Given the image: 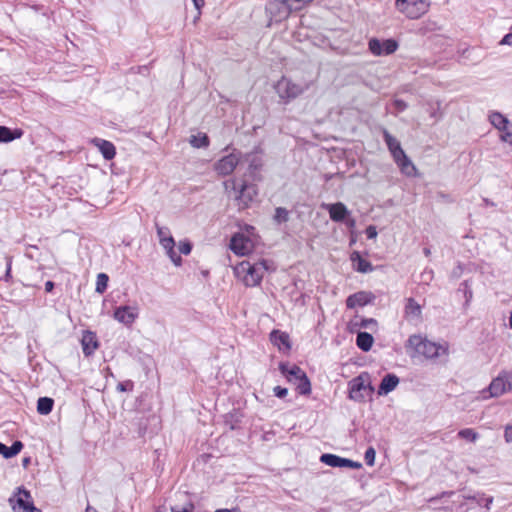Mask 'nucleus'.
Segmentation results:
<instances>
[{
    "label": "nucleus",
    "mask_w": 512,
    "mask_h": 512,
    "mask_svg": "<svg viewBox=\"0 0 512 512\" xmlns=\"http://www.w3.org/2000/svg\"><path fill=\"white\" fill-rule=\"evenodd\" d=\"M489 119L496 129L502 131V134L500 135L501 140L504 142H510L511 134L509 132H504L509 124V120L498 112L492 113L489 116Z\"/></svg>",
    "instance_id": "nucleus-17"
},
{
    "label": "nucleus",
    "mask_w": 512,
    "mask_h": 512,
    "mask_svg": "<svg viewBox=\"0 0 512 512\" xmlns=\"http://www.w3.org/2000/svg\"><path fill=\"white\" fill-rule=\"evenodd\" d=\"M377 234L378 233L375 226L370 225L366 228V235L369 239H375Z\"/></svg>",
    "instance_id": "nucleus-40"
},
{
    "label": "nucleus",
    "mask_w": 512,
    "mask_h": 512,
    "mask_svg": "<svg viewBox=\"0 0 512 512\" xmlns=\"http://www.w3.org/2000/svg\"><path fill=\"white\" fill-rule=\"evenodd\" d=\"M108 276L105 273H100L97 276L96 292L103 293L108 285Z\"/></svg>",
    "instance_id": "nucleus-34"
},
{
    "label": "nucleus",
    "mask_w": 512,
    "mask_h": 512,
    "mask_svg": "<svg viewBox=\"0 0 512 512\" xmlns=\"http://www.w3.org/2000/svg\"><path fill=\"white\" fill-rule=\"evenodd\" d=\"M383 137L389 151L393 156V159H396L399 155H402V153H404L403 149L401 148L400 142L395 137H393L387 130L383 131Z\"/></svg>",
    "instance_id": "nucleus-24"
},
{
    "label": "nucleus",
    "mask_w": 512,
    "mask_h": 512,
    "mask_svg": "<svg viewBox=\"0 0 512 512\" xmlns=\"http://www.w3.org/2000/svg\"><path fill=\"white\" fill-rule=\"evenodd\" d=\"M28 512H42L40 509L36 508L34 505L29 507Z\"/></svg>",
    "instance_id": "nucleus-52"
},
{
    "label": "nucleus",
    "mask_w": 512,
    "mask_h": 512,
    "mask_svg": "<svg viewBox=\"0 0 512 512\" xmlns=\"http://www.w3.org/2000/svg\"><path fill=\"white\" fill-rule=\"evenodd\" d=\"M512 43V33L506 34L500 41L501 45H510Z\"/></svg>",
    "instance_id": "nucleus-44"
},
{
    "label": "nucleus",
    "mask_w": 512,
    "mask_h": 512,
    "mask_svg": "<svg viewBox=\"0 0 512 512\" xmlns=\"http://www.w3.org/2000/svg\"><path fill=\"white\" fill-rule=\"evenodd\" d=\"M240 160V155L236 153H231L219 159L215 165V171L221 176H227L231 174L236 166L238 165Z\"/></svg>",
    "instance_id": "nucleus-13"
},
{
    "label": "nucleus",
    "mask_w": 512,
    "mask_h": 512,
    "mask_svg": "<svg viewBox=\"0 0 512 512\" xmlns=\"http://www.w3.org/2000/svg\"><path fill=\"white\" fill-rule=\"evenodd\" d=\"M320 461L331 467H344L345 464L349 463L348 459L334 454H323L320 457Z\"/></svg>",
    "instance_id": "nucleus-28"
},
{
    "label": "nucleus",
    "mask_w": 512,
    "mask_h": 512,
    "mask_svg": "<svg viewBox=\"0 0 512 512\" xmlns=\"http://www.w3.org/2000/svg\"><path fill=\"white\" fill-rule=\"evenodd\" d=\"M397 9L410 19H419L429 11V0H396Z\"/></svg>",
    "instance_id": "nucleus-5"
},
{
    "label": "nucleus",
    "mask_w": 512,
    "mask_h": 512,
    "mask_svg": "<svg viewBox=\"0 0 512 512\" xmlns=\"http://www.w3.org/2000/svg\"><path fill=\"white\" fill-rule=\"evenodd\" d=\"M376 452L373 447H369L364 454L365 462L368 466H373L375 463Z\"/></svg>",
    "instance_id": "nucleus-35"
},
{
    "label": "nucleus",
    "mask_w": 512,
    "mask_h": 512,
    "mask_svg": "<svg viewBox=\"0 0 512 512\" xmlns=\"http://www.w3.org/2000/svg\"><path fill=\"white\" fill-rule=\"evenodd\" d=\"M215 512H241L238 507L232 509H217Z\"/></svg>",
    "instance_id": "nucleus-50"
},
{
    "label": "nucleus",
    "mask_w": 512,
    "mask_h": 512,
    "mask_svg": "<svg viewBox=\"0 0 512 512\" xmlns=\"http://www.w3.org/2000/svg\"><path fill=\"white\" fill-rule=\"evenodd\" d=\"M280 370L287 380L296 386L300 394L309 395L311 393V383L306 373L300 367L281 364Z\"/></svg>",
    "instance_id": "nucleus-4"
},
{
    "label": "nucleus",
    "mask_w": 512,
    "mask_h": 512,
    "mask_svg": "<svg viewBox=\"0 0 512 512\" xmlns=\"http://www.w3.org/2000/svg\"><path fill=\"white\" fill-rule=\"evenodd\" d=\"M510 387L511 381L509 374H501L491 382L489 386V397L500 396Z\"/></svg>",
    "instance_id": "nucleus-15"
},
{
    "label": "nucleus",
    "mask_w": 512,
    "mask_h": 512,
    "mask_svg": "<svg viewBox=\"0 0 512 512\" xmlns=\"http://www.w3.org/2000/svg\"><path fill=\"white\" fill-rule=\"evenodd\" d=\"M128 385L132 386V383L131 382L119 383L117 385V390L121 391V392H124V391H126L128 389L127 388Z\"/></svg>",
    "instance_id": "nucleus-46"
},
{
    "label": "nucleus",
    "mask_w": 512,
    "mask_h": 512,
    "mask_svg": "<svg viewBox=\"0 0 512 512\" xmlns=\"http://www.w3.org/2000/svg\"><path fill=\"white\" fill-rule=\"evenodd\" d=\"M394 106L399 112H402L407 108V104L403 100H400V99H396L394 101Z\"/></svg>",
    "instance_id": "nucleus-41"
},
{
    "label": "nucleus",
    "mask_w": 512,
    "mask_h": 512,
    "mask_svg": "<svg viewBox=\"0 0 512 512\" xmlns=\"http://www.w3.org/2000/svg\"><path fill=\"white\" fill-rule=\"evenodd\" d=\"M271 269L270 262L260 260L254 263L242 261L234 267L235 276L247 287L259 285L265 272Z\"/></svg>",
    "instance_id": "nucleus-1"
},
{
    "label": "nucleus",
    "mask_w": 512,
    "mask_h": 512,
    "mask_svg": "<svg viewBox=\"0 0 512 512\" xmlns=\"http://www.w3.org/2000/svg\"><path fill=\"white\" fill-rule=\"evenodd\" d=\"M510 429L511 427L510 426H507L506 427V430H505V438H506V441L509 442L510 441Z\"/></svg>",
    "instance_id": "nucleus-51"
},
{
    "label": "nucleus",
    "mask_w": 512,
    "mask_h": 512,
    "mask_svg": "<svg viewBox=\"0 0 512 512\" xmlns=\"http://www.w3.org/2000/svg\"><path fill=\"white\" fill-rule=\"evenodd\" d=\"M194 511V505L188 504L185 507H183L181 510H176L175 508H171V512H193Z\"/></svg>",
    "instance_id": "nucleus-42"
},
{
    "label": "nucleus",
    "mask_w": 512,
    "mask_h": 512,
    "mask_svg": "<svg viewBox=\"0 0 512 512\" xmlns=\"http://www.w3.org/2000/svg\"><path fill=\"white\" fill-rule=\"evenodd\" d=\"M275 90L281 99L290 101L300 96L305 91V87L292 82L288 78L282 77L276 83Z\"/></svg>",
    "instance_id": "nucleus-9"
},
{
    "label": "nucleus",
    "mask_w": 512,
    "mask_h": 512,
    "mask_svg": "<svg viewBox=\"0 0 512 512\" xmlns=\"http://www.w3.org/2000/svg\"><path fill=\"white\" fill-rule=\"evenodd\" d=\"M293 3V8L296 9V11H299L303 9L306 5L311 3L313 0H289Z\"/></svg>",
    "instance_id": "nucleus-38"
},
{
    "label": "nucleus",
    "mask_w": 512,
    "mask_h": 512,
    "mask_svg": "<svg viewBox=\"0 0 512 512\" xmlns=\"http://www.w3.org/2000/svg\"><path fill=\"white\" fill-rule=\"evenodd\" d=\"M374 339L371 334L367 332H360L356 338L357 346L363 351H369L373 345Z\"/></svg>",
    "instance_id": "nucleus-30"
},
{
    "label": "nucleus",
    "mask_w": 512,
    "mask_h": 512,
    "mask_svg": "<svg viewBox=\"0 0 512 512\" xmlns=\"http://www.w3.org/2000/svg\"><path fill=\"white\" fill-rule=\"evenodd\" d=\"M22 135L23 132L20 129H15L12 131L6 126H0V143L11 142L15 139L21 138Z\"/></svg>",
    "instance_id": "nucleus-27"
},
{
    "label": "nucleus",
    "mask_w": 512,
    "mask_h": 512,
    "mask_svg": "<svg viewBox=\"0 0 512 512\" xmlns=\"http://www.w3.org/2000/svg\"><path fill=\"white\" fill-rule=\"evenodd\" d=\"M157 236L161 247L175 266L182 264L180 255L175 250V240L167 227L156 225Z\"/></svg>",
    "instance_id": "nucleus-7"
},
{
    "label": "nucleus",
    "mask_w": 512,
    "mask_h": 512,
    "mask_svg": "<svg viewBox=\"0 0 512 512\" xmlns=\"http://www.w3.org/2000/svg\"><path fill=\"white\" fill-rule=\"evenodd\" d=\"M274 394L275 396L279 397V398H283L287 395L288 393V390L286 388H283L281 386H276L274 389Z\"/></svg>",
    "instance_id": "nucleus-39"
},
{
    "label": "nucleus",
    "mask_w": 512,
    "mask_h": 512,
    "mask_svg": "<svg viewBox=\"0 0 512 512\" xmlns=\"http://www.w3.org/2000/svg\"><path fill=\"white\" fill-rule=\"evenodd\" d=\"M9 502L15 512H28L29 507L34 505L30 492L24 488H18L17 493L9 499Z\"/></svg>",
    "instance_id": "nucleus-12"
},
{
    "label": "nucleus",
    "mask_w": 512,
    "mask_h": 512,
    "mask_svg": "<svg viewBox=\"0 0 512 512\" xmlns=\"http://www.w3.org/2000/svg\"><path fill=\"white\" fill-rule=\"evenodd\" d=\"M54 288V283L52 281H47L45 283V291L46 292H51Z\"/></svg>",
    "instance_id": "nucleus-49"
},
{
    "label": "nucleus",
    "mask_w": 512,
    "mask_h": 512,
    "mask_svg": "<svg viewBox=\"0 0 512 512\" xmlns=\"http://www.w3.org/2000/svg\"><path fill=\"white\" fill-rule=\"evenodd\" d=\"M399 384V378L395 374H387L382 379L378 388V395L384 396L393 391Z\"/></svg>",
    "instance_id": "nucleus-21"
},
{
    "label": "nucleus",
    "mask_w": 512,
    "mask_h": 512,
    "mask_svg": "<svg viewBox=\"0 0 512 512\" xmlns=\"http://www.w3.org/2000/svg\"><path fill=\"white\" fill-rule=\"evenodd\" d=\"M508 324L509 326L512 328V313L510 314V316L508 317Z\"/></svg>",
    "instance_id": "nucleus-56"
},
{
    "label": "nucleus",
    "mask_w": 512,
    "mask_h": 512,
    "mask_svg": "<svg viewBox=\"0 0 512 512\" xmlns=\"http://www.w3.org/2000/svg\"><path fill=\"white\" fill-rule=\"evenodd\" d=\"M138 315V308L133 306H120L114 311V319L126 326H131Z\"/></svg>",
    "instance_id": "nucleus-14"
},
{
    "label": "nucleus",
    "mask_w": 512,
    "mask_h": 512,
    "mask_svg": "<svg viewBox=\"0 0 512 512\" xmlns=\"http://www.w3.org/2000/svg\"><path fill=\"white\" fill-rule=\"evenodd\" d=\"M86 512H97V510L91 506H87Z\"/></svg>",
    "instance_id": "nucleus-53"
},
{
    "label": "nucleus",
    "mask_w": 512,
    "mask_h": 512,
    "mask_svg": "<svg viewBox=\"0 0 512 512\" xmlns=\"http://www.w3.org/2000/svg\"><path fill=\"white\" fill-rule=\"evenodd\" d=\"M433 278V271L432 270H425L423 273H422V279L423 281H430L432 280Z\"/></svg>",
    "instance_id": "nucleus-43"
},
{
    "label": "nucleus",
    "mask_w": 512,
    "mask_h": 512,
    "mask_svg": "<svg viewBox=\"0 0 512 512\" xmlns=\"http://www.w3.org/2000/svg\"><path fill=\"white\" fill-rule=\"evenodd\" d=\"M406 349L411 356L419 355L427 359H433L447 354L445 347L431 342L419 334L409 337L406 343Z\"/></svg>",
    "instance_id": "nucleus-2"
},
{
    "label": "nucleus",
    "mask_w": 512,
    "mask_h": 512,
    "mask_svg": "<svg viewBox=\"0 0 512 512\" xmlns=\"http://www.w3.org/2000/svg\"><path fill=\"white\" fill-rule=\"evenodd\" d=\"M431 117H434V118H440L441 117V114H438L437 112H433L431 114Z\"/></svg>",
    "instance_id": "nucleus-54"
},
{
    "label": "nucleus",
    "mask_w": 512,
    "mask_h": 512,
    "mask_svg": "<svg viewBox=\"0 0 512 512\" xmlns=\"http://www.w3.org/2000/svg\"><path fill=\"white\" fill-rule=\"evenodd\" d=\"M90 142L98 148L104 159L111 160L115 157L116 148L112 142L101 138H93Z\"/></svg>",
    "instance_id": "nucleus-19"
},
{
    "label": "nucleus",
    "mask_w": 512,
    "mask_h": 512,
    "mask_svg": "<svg viewBox=\"0 0 512 512\" xmlns=\"http://www.w3.org/2000/svg\"><path fill=\"white\" fill-rule=\"evenodd\" d=\"M23 448V444L20 441H15L10 447L3 443H0V454L5 458H11L16 456Z\"/></svg>",
    "instance_id": "nucleus-29"
},
{
    "label": "nucleus",
    "mask_w": 512,
    "mask_h": 512,
    "mask_svg": "<svg viewBox=\"0 0 512 512\" xmlns=\"http://www.w3.org/2000/svg\"><path fill=\"white\" fill-rule=\"evenodd\" d=\"M457 436L467 442L474 443L478 440L479 434L472 428L461 429Z\"/></svg>",
    "instance_id": "nucleus-32"
},
{
    "label": "nucleus",
    "mask_w": 512,
    "mask_h": 512,
    "mask_svg": "<svg viewBox=\"0 0 512 512\" xmlns=\"http://www.w3.org/2000/svg\"><path fill=\"white\" fill-rule=\"evenodd\" d=\"M344 221L347 227L350 229H353L356 226V220L354 218L348 216Z\"/></svg>",
    "instance_id": "nucleus-45"
},
{
    "label": "nucleus",
    "mask_w": 512,
    "mask_h": 512,
    "mask_svg": "<svg viewBox=\"0 0 512 512\" xmlns=\"http://www.w3.org/2000/svg\"><path fill=\"white\" fill-rule=\"evenodd\" d=\"M275 219L278 222L286 221L288 219V212L285 208L278 207L275 213Z\"/></svg>",
    "instance_id": "nucleus-37"
},
{
    "label": "nucleus",
    "mask_w": 512,
    "mask_h": 512,
    "mask_svg": "<svg viewBox=\"0 0 512 512\" xmlns=\"http://www.w3.org/2000/svg\"><path fill=\"white\" fill-rule=\"evenodd\" d=\"M405 315L408 318L419 320L422 315L421 306L414 298H408L405 306Z\"/></svg>",
    "instance_id": "nucleus-26"
},
{
    "label": "nucleus",
    "mask_w": 512,
    "mask_h": 512,
    "mask_svg": "<svg viewBox=\"0 0 512 512\" xmlns=\"http://www.w3.org/2000/svg\"><path fill=\"white\" fill-rule=\"evenodd\" d=\"M266 11L271 19L279 22L288 18L290 13L296 11V9L293 8V3L289 0H273L267 3Z\"/></svg>",
    "instance_id": "nucleus-10"
},
{
    "label": "nucleus",
    "mask_w": 512,
    "mask_h": 512,
    "mask_svg": "<svg viewBox=\"0 0 512 512\" xmlns=\"http://www.w3.org/2000/svg\"><path fill=\"white\" fill-rule=\"evenodd\" d=\"M225 189L228 190L231 188L234 190L236 194V201L239 208H245L248 204L253 200L256 195V189L254 185H248L243 183L240 189H237V183L235 179H230L224 182Z\"/></svg>",
    "instance_id": "nucleus-8"
},
{
    "label": "nucleus",
    "mask_w": 512,
    "mask_h": 512,
    "mask_svg": "<svg viewBox=\"0 0 512 512\" xmlns=\"http://www.w3.org/2000/svg\"><path fill=\"white\" fill-rule=\"evenodd\" d=\"M349 398L355 402H365L371 398L374 387L372 386L371 376L368 372H362L348 383Z\"/></svg>",
    "instance_id": "nucleus-3"
},
{
    "label": "nucleus",
    "mask_w": 512,
    "mask_h": 512,
    "mask_svg": "<svg viewBox=\"0 0 512 512\" xmlns=\"http://www.w3.org/2000/svg\"><path fill=\"white\" fill-rule=\"evenodd\" d=\"M270 340L280 350L290 349L289 336L285 332L273 330L270 334Z\"/></svg>",
    "instance_id": "nucleus-25"
},
{
    "label": "nucleus",
    "mask_w": 512,
    "mask_h": 512,
    "mask_svg": "<svg viewBox=\"0 0 512 512\" xmlns=\"http://www.w3.org/2000/svg\"><path fill=\"white\" fill-rule=\"evenodd\" d=\"M372 294L365 291H360L355 294L350 295L346 300V305L348 308L353 309L357 306H364L371 302Z\"/></svg>",
    "instance_id": "nucleus-20"
},
{
    "label": "nucleus",
    "mask_w": 512,
    "mask_h": 512,
    "mask_svg": "<svg viewBox=\"0 0 512 512\" xmlns=\"http://www.w3.org/2000/svg\"><path fill=\"white\" fill-rule=\"evenodd\" d=\"M348 462L349 463L345 464L344 467H351V468H359V467H361L360 463L353 462L352 460H349V459H348Z\"/></svg>",
    "instance_id": "nucleus-48"
},
{
    "label": "nucleus",
    "mask_w": 512,
    "mask_h": 512,
    "mask_svg": "<svg viewBox=\"0 0 512 512\" xmlns=\"http://www.w3.org/2000/svg\"><path fill=\"white\" fill-rule=\"evenodd\" d=\"M178 250L181 254L188 255L191 253L192 245L188 240H182L178 243Z\"/></svg>",
    "instance_id": "nucleus-36"
},
{
    "label": "nucleus",
    "mask_w": 512,
    "mask_h": 512,
    "mask_svg": "<svg viewBox=\"0 0 512 512\" xmlns=\"http://www.w3.org/2000/svg\"><path fill=\"white\" fill-rule=\"evenodd\" d=\"M368 46L370 52L375 56L390 55L398 48L397 42L393 39L380 41L377 38H372L369 40Z\"/></svg>",
    "instance_id": "nucleus-11"
},
{
    "label": "nucleus",
    "mask_w": 512,
    "mask_h": 512,
    "mask_svg": "<svg viewBox=\"0 0 512 512\" xmlns=\"http://www.w3.org/2000/svg\"><path fill=\"white\" fill-rule=\"evenodd\" d=\"M430 253H431V251H430V249H429V248H424V254H425L426 256H429V255H430Z\"/></svg>",
    "instance_id": "nucleus-55"
},
{
    "label": "nucleus",
    "mask_w": 512,
    "mask_h": 512,
    "mask_svg": "<svg viewBox=\"0 0 512 512\" xmlns=\"http://www.w3.org/2000/svg\"><path fill=\"white\" fill-rule=\"evenodd\" d=\"M194 3L195 8L200 11V9L204 6L205 1L204 0H192Z\"/></svg>",
    "instance_id": "nucleus-47"
},
{
    "label": "nucleus",
    "mask_w": 512,
    "mask_h": 512,
    "mask_svg": "<svg viewBox=\"0 0 512 512\" xmlns=\"http://www.w3.org/2000/svg\"><path fill=\"white\" fill-rule=\"evenodd\" d=\"M323 207L328 211L330 219L334 222H343L350 215V211L342 202L323 204Z\"/></svg>",
    "instance_id": "nucleus-16"
},
{
    "label": "nucleus",
    "mask_w": 512,
    "mask_h": 512,
    "mask_svg": "<svg viewBox=\"0 0 512 512\" xmlns=\"http://www.w3.org/2000/svg\"><path fill=\"white\" fill-rule=\"evenodd\" d=\"M394 161L399 166L401 172L406 176L412 177L416 175L417 169L405 152L394 159Z\"/></svg>",
    "instance_id": "nucleus-22"
},
{
    "label": "nucleus",
    "mask_w": 512,
    "mask_h": 512,
    "mask_svg": "<svg viewBox=\"0 0 512 512\" xmlns=\"http://www.w3.org/2000/svg\"><path fill=\"white\" fill-rule=\"evenodd\" d=\"M353 268L360 273H368L373 271L372 264L363 259L359 252L354 251L350 256Z\"/></svg>",
    "instance_id": "nucleus-23"
},
{
    "label": "nucleus",
    "mask_w": 512,
    "mask_h": 512,
    "mask_svg": "<svg viewBox=\"0 0 512 512\" xmlns=\"http://www.w3.org/2000/svg\"><path fill=\"white\" fill-rule=\"evenodd\" d=\"M255 243V238L247 230L234 234L230 240L229 248L237 256H247L254 250Z\"/></svg>",
    "instance_id": "nucleus-6"
},
{
    "label": "nucleus",
    "mask_w": 512,
    "mask_h": 512,
    "mask_svg": "<svg viewBox=\"0 0 512 512\" xmlns=\"http://www.w3.org/2000/svg\"><path fill=\"white\" fill-rule=\"evenodd\" d=\"M54 401L49 397H41L37 401V412L41 415H48L53 409Z\"/></svg>",
    "instance_id": "nucleus-31"
},
{
    "label": "nucleus",
    "mask_w": 512,
    "mask_h": 512,
    "mask_svg": "<svg viewBox=\"0 0 512 512\" xmlns=\"http://www.w3.org/2000/svg\"><path fill=\"white\" fill-rule=\"evenodd\" d=\"M82 350L85 356H91L99 347L97 336L92 331H84L81 338Z\"/></svg>",
    "instance_id": "nucleus-18"
},
{
    "label": "nucleus",
    "mask_w": 512,
    "mask_h": 512,
    "mask_svg": "<svg viewBox=\"0 0 512 512\" xmlns=\"http://www.w3.org/2000/svg\"><path fill=\"white\" fill-rule=\"evenodd\" d=\"M190 144L195 148L207 147L209 145V139L206 134L199 133L198 135H192L189 140Z\"/></svg>",
    "instance_id": "nucleus-33"
},
{
    "label": "nucleus",
    "mask_w": 512,
    "mask_h": 512,
    "mask_svg": "<svg viewBox=\"0 0 512 512\" xmlns=\"http://www.w3.org/2000/svg\"><path fill=\"white\" fill-rule=\"evenodd\" d=\"M482 398L486 399L488 396L483 392Z\"/></svg>",
    "instance_id": "nucleus-57"
}]
</instances>
